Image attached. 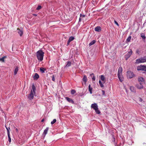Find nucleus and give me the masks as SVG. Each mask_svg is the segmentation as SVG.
I'll list each match as a JSON object with an SVG mask.
<instances>
[{"mask_svg": "<svg viewBox=\"0 0 146 146\" xmlns=\"http://www.w3.org/2000/svg\"><path fill=\"white\" fill-rule=\"evenodd\" d=\"M131 36H129L127 39L126 41L128 42H129L131 40Z\"/></svg>", "mask_w": 146, "mask_h": 146, "instance_id": "nucleus-28", "label": "nucleus"}, {"mask_svg": "<svg viewBox=\"0 0 146 146\" xmlns=\"http://www.w3.org/2000/svg\"><path fill=\"white\" fill-rule=\"evenodd\" d=\"M121 143H120V145H121Z\"/></svg>", "mask_w": 146, "mask_h": 146, "instance_id": "nucleus-49", "label": "nucleus"}, {"mask_svg": "<svg viewBox=\"0 0 146 146\" xmlns=\"http://www.w3.org/2000/svg\"><path fill=\"white\" fill-rule=\"evenodd\" d=\"M7 58L6 56H4L2 58H0V61H1L3 62H4L5 61L4 59Z\"/></svg>", "mask_w": 146, "mask_h": 146, "instance_id": "nucleus-25", "label": "nucleus"}, {"mask_svg": "<svg viewBox=\"0 0 146 146\" xmlns=\"http://www.w3.org/2000/svg\"><path fill=\"white\" fill-rule=\"evenodd\" d=\"M65 99L67 101L69 102V103H70L73 104H74V101L70 98L68 97H65Z\"/></svg>", "mask_w": 146, "mask_h": 146, "instance_id": "nucleus-10", "label": "nucleus"}, {"mask_svg": "<svg viewBox=\"0 0 146 146\" xmlns=\"http://www.w3.org/2000/svg\"><path fill=\"white\" fill-rule=\"evenodd\" d=\"M117 146H120V145H117Z\"/></svg>", "mask_w": 146, "mask_h": 146, "instance_id": "nucleus-48", "label": "nucleus"}, {"mask_svg": "<svg viewBox=\"0 0 146 146\" xmlns=\"http://www.w3.org/2000/svg\"><path fill=\"white\" fill-rule=\"evenodd\" d=\"M94 30L96 31L100 32L101 31V28L100 27H97L95 28Z\"/></svg>", "mask_w": 146, "mask_h": 146, "instance_id": "nucleus-15", "label": "nucleus"}, {"mask_svg": "<svg viewBox=\"0 0 146 146\" xmlns=\"http://www.w3.org/2000/svg\"><path fill=\"white\" fill-rule=\"evenodd\" d=\"M52 80L53 81H55V79L54 75H53V76H52Z\"/></svg>", "mask_w": 146, "mask_h": 146, "instance_id": "nucleus-39", "label": "nucleus"}, {"mask_svg": "<svg viewBox=\"0 0 146 146\" xmlns=\"http://www.w3.org/2000/svg\"><path fill=\"white\" fill-rule=\"evenodd\" d=\"M39 78V76L37 73H35L34 76V79L35 80H37Z\"/></svg>", "mask_w": 146, "mask_h": 146, "instance_id": "nucleus-17", "label": "nucleus"}, {"mask_svg": "<svg viewBox=\"0 0 146 146\" xmlns=\"http://www.w3.org/2000/svg\"><path fill=\"white\" fill-rule=\"evenodd\" d=\"M33 15L34 16H37V15L35 14H33Z\"/></svg>", "mask_w": 146, "mask_h": 146, "instance_id": "nucleus-43", "label": "nucleus"}, {"mask_svg": "<svg viewBox=\"0 0 146 146\" xmlns=\"http://www.w3.org/2000/svg\"><path fill=\"white\" fill-rule=\"evenodd\" d=\"M41 6L40 5H39L38 6L36 9L37 10H39L41 8Z\"/></svg>", "mask_w": 146, "mask_h": 146, "instance_id": "nucleus-34", "label": "nucleus"}, {"mask_svg": "<svg viewBox=\"0 0 146 146\" xmlns=\"http://www.w3.org/2000/svg\"><path fill=\"white\" fill-rule=\"evenodd\" d=\"M145 66L141 65L138 66L137 67V70H143L145 71Z\"/></svg>", "mask_w": 146, "mask_h": 146, "instance_id": "nucleus-6", "label": "nucleus"}, {"mask_svg": "<svg viewBox=\"0 0 146 146\" xmlns=\"http://www.w3.org/2000/svg\"><path fill=\"white\" fill-rule=\"evenodd\" d=\"M80 17L83 18L85 16V15H82V14H80Z\"/></svg>", "mask_w": 146, "mask_h": 146, "instance_id": "nucleus-35", "label": "nucleus"}, {"mask_svg": "<svg viewBox=\"0 0 146 146\" xmlns=\"http://www.w3.org/2000/svg\"><path fill=\"white\" fill-rule=\"evenodd\" d=\"M56 120L55 119H54L51 122V123L52 124H53L55 123L56 122Z\"/></svg>", "mask_w": 146, "mask_h": 146, "instance_id": "nucleus-32", "label": "nucleus"}, {"mask_svg": "<svg viewBox=\"0 0 146 146\" xmlns=\"http://www.w3.org/2000/svg\"><path fill=\"white\" fill-rule=\"evenodd\" d=\"M44 53L42 50H39L36 52L37 59L40 61L43 60Z\"/></svg>", "mask_w": 146, "mask_h": 146, "instance_id": "nucleus-1", "label": "nucleus"}, {"mask_svg": "<svg viewBox=\"0 0 146 146\" xmlns=\"http://www.w3.org/2000/svg\"><path fill=\"white\" fill-rule=\"evenodd\" d=\"M32 92L34 94L35 93L36 90V88L34 84H33L32 86Z\"/></svg>", "mask_w": 146, "mask_h": 146, "instance_id": "nucleus-20", "label": "nucleus"}, {"mask_svg": "<svg viewBox=\"0 0 146 146\" xmlns=\"http://www.w3.org/2000/svg\"><path fill=\"white\" fill-rule=\"evenodd\" d=\"M146 62V57L145 56L143 58L138 59L136 60V63H144Z\"/></svg>", "mask_w": 146, "mask_h": 146, "instance_id": "nucleus-4", "label": "nucleus"}, {"mask_svg": "<svg viewBox=\"0 0 146 146\" xmlns=\"http://www.w3.org/2000/svg\"><path fill=\"white\" fill-rule=\"evenodd\" d=\"M87 80V76L86 75H84L83 78V81L84 82L85 84H86Z\"/></svg>", "mask_w": 146, "mask_h": 146, "instance_id": "nucleus-18", "label": "nucleus"}, {"mask_svg": "<svg viewBox=\"0 0 146 146\" xmlns=\"http://www.w3.org/2000/svg\"><path fill=\"white\" fill-rule=\"evenodd\" d=\"M118 77L119 80L120 81L122 82L123 80V77L122 76V74L120 75L119 76V75H118Z\"/></svg>", "mask_w": 146, "mask_h": 146, "instance_id": "nucleus-16", "label": "nucleus"}, {"mask_svg": "<svg viewBox=\"0 0 146 146\" xmlns=\"http://www.w3.org/2000/svg\"><path fill=\"white\" fill-rule=\"evenodd\" d=\"M6 129H7V135H8V139H9L8 141H9V142L10 143L11 142V139L10 136V133H9V129H10V128H9V129H8L7 127H6Z\"/></svg>", "mask_w": 146, "mask_h": 146, "instance_id": "nucleus-8", "label": "nucleus"}, {"mask_svg": "<svg viewBox=\"0 0 146 146\" xmlns=\"http://www.w3.org/2000/svg\"><path fill=\"white\" fill-rule=\"evenodd\" d=\"M44 121V119H43L42 120H41V121L42 122H43Z\"/></svg>", "mask_w": 146, "mask_h": 146, "instance_id": "nucleus-45", "label": "nucleus"}, {"mask_svg": "<svg viewBox=\"0 0 146 146\" xmlns=\"http://www.w3.org/2000/svg\"><path fill=\"white\" fill-rule=\"evenodd\" d=\"M18 33L20 35V36H22L23 34V31L22 29H20L18 28L17 29Z\"/></svg>", "mask_w": 146, "mask_h": 146, "instance_id": "nucleus-9", "label": "nucleus"}, {"mask_svg": "<svg viewBox=\"0 0 146 146\" xmlns=\"http://www.w3.org/2000/svg\"><path fill=\"white\" fill-rule=\"evenodd\" d=\"M112 137H113V139L112 140V141L113 142H115V137L113 135L112 136Z\"/></svg>", "mask_w": 146, "mask_h": 146, "instance_id": "nucleus-37", "label": "nucleus"}, {"mask_svg": "<svg viewBox=\"0 0 146 146\" xmlns=\"http://www.w3.org/2000/svg\"><path fill=\"white\" fill-rule=\"evenodd\" d=\"M81 17H80L79 18V21H81Z\"/></svg>", "mask_w": 146, "mask_h": 146, "instance_id": "nucleus-44", "label": "nucleus"}, {"mask_svg": "<svg viewBox=\"0 0 146 146\" xmlns=\"http://www.w3.org/2000/svg\"><path fill=\"white\" fill-rule=\"evenodd\" d=\"M136 87L138 89H142L143 88V86L141 82L139 84H137L136 85Z\"/></svg>", "mask_w": 146, "mask_h": 146, "instance_id": "nucleus-14", "label": "nucleus"}, {"mask_svg": "<svg viewBox=\"0 0 146 146\" xmlns=\"http://www.w3.org/2000/svg\"><path fill=\"white\" fill-rule=\"evenodd\" d=\"M18 71V67L17 66L15 68L14 70V74L15 75H16L17 74Z\"/></svg>", "mask_w": 146, "mask_h": 146, "instance_id": "nucleus-22", "label": "nucleus"}, {"mask_svg": "<svg viewBox=\"0 0 146 146\" xmlns=\"http://www.w3.org/2000/svg\"><path fill=\"white\" fill-rule=\"evenodd\" d=\"M76 92V91L75 90H72L71 91V94H74Z\"/></svg>", "mask_w": 146, "mask_h": 146, "instance_id": "nucleus-33", "label": "nucleus"}, {"mask_svg": "<svg viewBox=\"0 0 146 146\" xmlns=\"http://www.w3.org/2000/svg\"><path fill=\"white\" fill-rule=\"evenodd\" d=\"M34 98V95L33 94V92H32V90H31V91L30 93V94H29L28 96V98L30 100H32Z\"/></svg>", "mask_w": 146, "mask_h": 146, "instance_id": "nucleus-7", "label": "nucleus"}, {"mask_svg": "<svg viewBox=\"0 0 146 146\" xmlns=\"http://www.w3.org/2000/svg\"><path fill=\"white\" fill-rule=\"evenodd\" d=\"M96 42V41L95 40H92V42H91L89 44V46H90L94 44Z\"/></svg>", "mask_w": 146, "mask_h": 146, "instance_id": "nucleus-23", "label": "nucleus"}, {"mask_svg": "<svg viewBox=\"0 0 146 146\" xmlns=\"http://www.w3.org/2000/svg\"><path fill=\"white\" fill-rule=\"evenodd\" d=\"M99 84L100 86L101 87H102V88L104 87V86L100 80L99 81Z\"/></svg>", "mask_w": 146, "mask_h": 146, "instance_id": "nucleus-29", "label": "nucleus"}, {"mask_svg": "<svg viewBox=\"0 0 146 146\" xmlns=\"http://www.w3.org/2000/svg\"><path fill=\"white\" fill-rule=\"evenodd\" d=\"M127 76L128 78H131L135 76L133 73L131 71H128L127 72Z\"/></svg>", "mask_w": 146, "mask_h": 146, "instance_id": "nucleus-3", "label": "nucleus"}, {"mask_svg": "<svg viewBox=\"0 0 146 146\" xmlns=\"http://www.w3.org/2000/svg\"><path fill=\"white\" fill-rule=\"evenodd\" d=\"M136 53L139 54L140 53L139 50L138 49H137L136 50Z\"/></svg>", "mask_w": 146, "mask_h": 146, "instance_id": "nucleus-40", "label": "nucleus"}, {"mask_svg": "<svg viewBox=\"0 0 146 146\" xmlns=\"http://www.w3.org/2000/svg\"><path fill=\"white\" fill-rule=\"evenodd\" d=\"M46 70V69L42 68H40V71L42 73H44V71Z\"/></svg>", "mask_w": 146, "mask_h": 146, "instance_id": "nucleus-24", "label": "nucleus"}, {"mask_svg": "<svg viewBox=\"0 0 146 146\" xmlns=\"http://www.w3.org/2000/svg\"><path fill=\"white\" fill-rule=\"evenodd\" d=\"M122 68L121 67H119L118 70V75L119 76L120 74H122Z\"/></svg>", "mask_w": 146, "mask_h": 146, "instance_id": "nucleus-11", "label": "nucleus"}, {"mask_svg": "<svg viewBox=\"0 0 146 146\" xmlns=\"http://www.w3.org/2000/svg\"><path fill=\"white\" fill-rule=\"evenodd\" d=\"M139 98V102H141L143 100L142 99V98Z\"/></svg>", "mask_w": 146, "mask_h": 146, "instance_id": "nucleus-42", "label": "nucleus"}, {"mask_svg": "<svg viewBox=\"0 0 146 146\" xmlns=\"http://www.w3.org/2000/svg\"><path fill=\"white\" fill-rule=\"evenodd\" d=\"M115 23L118 26H119V25L117 22L115 20L114 21Z\"/></svg>", "mask_w": 146, "mask_h": 146, "instance_id": "nucleus-41", "label": "nucleus"}, {"mask_svg": "<svg viewBox=\"0 0 146 146\" xmlns=\"http://www.w3.org/2000/svg\"><path fill=\"white\" fill-rule=\"evenodd\" d=\"M132 53V50L131 49L130 50V51L128 52L125 55L124 57L125 59L126 60H127L130 57Z\"/></svg>", "mask_w": 146, "mask_h": 146, "instance_id": "nucleus-5", "label": "nucleus"}, {"mask_svg": "<svg viewBox=\"0 0 146 146\" xmlns=\"http://www.w3.org/2000/svg\"><path fill=\"white\" fill-rule=\"evenodd\" d=\"M130 90L132 91H133V90H134V87H132V86H131L130 87Z\"/></svg>", "mask_w": 146, "mask_h": 146, "instance_id": "nucleus-36", "label": "nucleus"}, {"mask_svg": "<svg viewBox=\"0 0 146 146\" xmlns=\"http://www.w3.org/2000/svg\"><path fill=\"white\" fill-rule=\"evenodd\" d=\"M90 75L91 76H93V77L92 78V80L93 81H95V77L94 76V73H92V74H90Z\"/></svg>", "mask_w": 146, "mask_h": 146, "instance_id": "nucleus-26", "label": "nucleus"}, {"mask_svg": "<svg viewBox=\"0 0 146 146\" xmlns=\"http://www.w3.org/2000/svg\"><path fill=\"white\" fill-rule=\"evenodd\" d=\"M91 108L95 110L96 113L100 114V111L98 110V106L96 104H92L91 105Z\"/></svg>", "mask_w": 146, "mask_h": 146, "instance_id": "nucleus-2", "label": "nucleus"}, {"mask_svg": "<svg viewBox=\"0 0 146 146\" xmlns=\"http://www.w3.org/2000/svg\"><path fill=\"white\" fill-rule=\"evenodd\" d=\"M15 129H16V131L17 132V131H18V130L17 129V128H16Z\"/></svg>", "mask_w": 146, "mask_h": 146, "instance_id": "nucleus-46", "label": "nucleus"}, {"mask_svg": "<svg viewBox=\"0 0 146 146\" xmlns=\"http://www.w3.org/2000/svg\"><path fill=\"white\" fill-rule=\"evenodd\" d=\"M145 71L146 72V66L145 67Z\"/></svg>", "mask_w": 146, "mask_h": 146, "instance_id": "nucleus-47", "label": "nucleus"}, {"mask_svg": "<svg viewBox=\"0 0 146 146\" xmlns=\"http://www.w3.org/2000/svg\"><path fill=\"white\" fill-rule=\"evenodd\" d=\"M102 95L103 96H104L105 94V92L104 90H102Z\"/></svg>", "mask_w": 146, "mask_h": 146, "instance_id": "nucleus-38", "label": "nucleus"}, {"mask_svg": "<svg viewBox=\"0 0 146 146\" xmlns=\"http://www.w3.org/2000/svg\"><path fill=\"white\" fill-rule=\"evenodd\" d=\"M74 37L72 36H70L69 38V39L68 41L67 42V45H69L70 43L71 42V41H72L73 40H74Z\"/></svg>", "mask_w": 146, "mask_h": 146, "instance_id": "nucleus-13", "label": "nucleus"}, {"mask_svg": "<svg viewBox=\"0 0 146 146\" xmlns=\"http://www.w3.org/2000/svg\"><path fill=\"white\" fill-rule=\"evenodd\" d=\"M71 65V62L70 61H68L67 62V64L66 65V67H68L70 66Z\"/></svg>", "mask_w": 146, "mask_h": 146, "instance_id": "nucleus-27", "label": "nucleus"}, {"mask_svg": "<svg viewBox=\"0 0 146 146\" xmlns=\"http://www.w3.org/2000/svg\"><path fill=\"white\" fill-rule=\"evenodd\" d=\"M92 88L91 87V85L90 84L88 86V90L91 94L92 93Z\"/></svg>", "mask_w": 146, "mask_h": 146, "instance_id": "nucleus-21", "label": "nucleus"}, {"mask_svg": "<svg viewBox=\"0 0 146 146\" xmlns=\"http://www.w3.org/2000/svg\"><path fill=\"white\" fill-rule=\"evenodd\" d=\"M101 79L102 81H104L105 80V78L104 76L103 75H102L101 76Z\"/></svg>", "mask_w": 146, "mask_h": 146, "instance_id": "nucleus-30", "label": "nucleus"}, {"mask_svg": "<svg viewBox=\"0 0 146 146\" xmlns=\"http://www.w3.org/2000/svg\"><path fill=\"white\" fill-rule=\"evenodd\" d=\"M138 79L139 82L140 83L141 82L142 84H143V83L144 81V79L141 77H139Z\"/></svg>", "mask_w": 146, "mask_h": 146, "instance_id": "nucleus-12", "label": "nucleus"}, {"mask_svg": "<svg viewBox=\"0 0 146 146\" xmlns=\"http://www.w3.org/2000/svg\"><path fill=\"white\" fill-rule=\"evenodd\" d=\"M141 37H142L143 39H144L145 40V35L144 34H141Z\"/></svg>", "mask_w": 146, "mask_h": 146, "instance_id": "nucleus-31", "label": "nucleus"}, {"mask_svg": "<svg viewBox=\"0 0 146 146\" xmlns=\"http://www.w3.org/2000/svg\"><path fill=\"white\" fill-rule=\"evenodd\" d=\"M48 129H49V128L48 127H47L44 130V132H43V134H44V135H45L47 133L48 131Z\"/></svg>", "mask_w": 146, "mask_h": 146, "instance_id": "nucleus-19", "label": "nucleus"}]
</instances>
